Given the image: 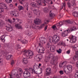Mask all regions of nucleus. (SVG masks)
Segmentation results:
<instances>
[{
    "label": "nucleus",
    "mask_w": 78,
    "mask_h": 78,
    "mask_svg": "<svg viewBox=\"0 0 78 78\" xmlns=\"http://www.w3.org/2000/svg\"><path fill=\"white\" fill-rule=\"evenodd\" d=\"M49 39L50 42H52L55 44H56L58 43V42L60 41V38L59 37L56 35H55L53 36V37L51 36H50L49 37Z\"/></svg>",
    "instance_id": "obj_1"
},
{
    "label": "nucleus",
    "mask_w": 78,
    "mask_h": 78,
    "mask_svg": "<svg viewBox=\"0 0 78 78\" xmlns=\"http://www.w3.org/2000/svg\"><path fill=\"white\" fill-rule=\"evenodd\" d=\"M23 55H25L27 59H31L33 58L34 53L31 51H28L25 50L23 51Z\"/></svg>",
    "instance_id": "obj_2"
},
{
    "label": "nucleus",
    "mask_w": 78,
    "mask_h": 78,
    "mask_svg": "<svg viewBox=\"0 0 78 78\" xmlns=\"http://www.w3.org/2000/svg\"><path fill=\"white\" fill-rule=\"evenodd\" d=\"M25 70L26 71L24 72L23 74V75H27L28 77L31 76V73H30V72L33 74L34 73H36L35 72V70L34 69L31 68H26L25 69ZM29 70L30 72L28 71Z\"/></svg>",
    "instance_id": "obj_3"
},
{
    "label": "nucleus",
    "mask_w": 78,
    "mask_h": 78,
    "mask_svg": "<svg viewBox=\"0 0 78 78\" xmlns=\"http://www.w3.org/2000/svg\"><path fill=\"white\" fill-rule=\"evenodd\" d=\"M76 30V27H73L66 30H65L64 32L62 33V36L63 37L67 36H68V33H71L72 31H75Z\"/></svg>",
    "instance_id": "obj_4"
},
{
    "label": "nucleus",
    "mask_w": 78,
    "mask_h": 78,
    "mask_svg": "<svg viewBox=\"0 0 78 78\" xmlns=\"http://www.w3.org/2000/svg\"><path fill=\"white\" fill-rule=\"evenodd\" d=\"M69 38L70 39L69 42L71 43H74L76 42V37L75 36L71 35H70Z\"/></svg>",
    "instance_id": "obj_5"
},
{
    "label": "nucleus",
    "mask_w": 78,
    "mask_h": 78,
    "mask_svg": "<svg viewBox=\"0 0 78 78\" xmlns=\"http://www.w3.org/2000/svg\"><path fill=\"white\" fill-rule=\"evenodd\" d=\"M64 23H71V21L69 20H67L63 22L61 21L58 23L57 24V26L58 27H61L62 25H64Z\"/></svg>",
    "instance_id": "obj_6"
},
{
    "label": "nucleus",
    "mask_w": 78,
    "mask_h": 78,
    "mask_svg": "<svg viewBox=\"0 0 78 78\" xmlns=\"http://www.w3.org/2000/svg\"><path fill=\"white\" fill-rule=\"evenodd\" d=\"M42 57H43V55L41 54L37 55L36 56L34 57V58L35 60H36L38 62L41 61L42 59Z\"/></svg>",
    "instance_id": "obj_7"
},
{
    "label": "nucleus",
    "mask_w": 78,
    "mask_h": 78,
    "mask_svg": "<svg viewBox=\"0 0 78 78\" xmlns=\"http://www.w3.org/2000/svg\"><path fill=\"white\" fill-rule=\"evenodd\" d=\"M58 57L55 56L53 58V59L51 60V63L52 64V65H55V64H58L57 61H58Z\"/></svg>",
    "instance_id": "obj_8"
},
{
    "label": "nucleus",
    "mask_w": 78,
    "mask_h": 78,
    "mask_svg": "<svg viewBox=\"0 0 78 78\" xmlns=\"http://www.w3.org/2000/svg\"><path fill=\"white\" fill-rule=\"evenodd\" d=\"M51 72V70L50 68H48L45 69V75L46 76H49L50 75V73Z\"/></svg>",
    "instance_id": "obj_9"
},
{
    "label": "nucleus",
    "mask_w": 78,
    "mask_h": 78,
    "mask_svg": "<svg viewBox=\"0 0 78 78\" xmlns=\"http://www.w3.org/2000/svg\"><path fill=\"white\" fill-rule=\"evenodd\" d=\"M34 23L36 25H39V23H41V22H42V21H41V20L39 19H37V18L36 19V20H34Z\"/></svg>",
    "instance_id": "obj_10"
},
{
    "label": "nucleus",
    "mask_w": 78,
    "mask_h": 78,
    "mask_svg": "<svg viewBox=\"0 0 78 78\" xmlns=\"http://www.w3.org/2000/svg\"><path fill=\"white\" fill-rule=\"evenodd\" d=\"M56 47L55 46L52 45L50 46V50L51 52H55Z\"/></svg>",
    "instance_id": "obj_11"
},
{
    "label": "nucleus",
    "mask_w": 78,
    "mask_h": 78,
    "mask_svg": "<svg viewBox=\"0 0 78 78\" xmlns=\"http://www.w3.org/2000/svg\"><path fill=\"white\" fill-rule=\"evenodd\" d=\"M0 5L2 7V8H3L4 9H7L6 4H5V3L3 2H2L0 3Z\"/></svg>",
    "instance_id": "obj_12"
},
{
    "label": "nucleus",
    "mask_w": 78,
    "mask_h": 78,
    "mask_svg": "<svg viewBox=\"0 0 78 78\" xmlns=\"http://www.w3.org/2000/svg\"><path fill=\"white\" fill-rule=\"evenodd\" d=\"M46 38L45 37H43V38L41 37L40 39V41L42 44H45V41Z\"/></svg>",
    "instance_id": "obj_13"
},
{
    "label": "nucleus",
    "mask_w": 78,
    "mask_h": 78,
    "mask_svg": "<svg viewBox=\"0 0 78 78\" xmlns=\"http://www.w3.org/2000/svg\"><path fill=\"white\" fill-rule=\"evenodd\" d=\"M13 56L12 55H9L6 56V59L11 60V59L12 58Z\"/></svg>",
    "instance_id": "obj_14"
},
{
    "label": "nucleus",
    "mask_w": 78,
    "mask_h": 78,
    "mask_svg": "<svg viewBox=\"0 0 78 78\" xmlns=\"http://www.w3.org/2000/svg\"><path fill=\"white\" fill-rule=\"evenodd\" d=\"M39 66L36 64V63H34V66H33V69L34 70V69H35L36 70V69H39Z\"/></svg>",
    "instance_id": "obj_15"
},
{
    "label": "nucleus",
    "mask_w": 78,
    "mask_h": 78,
    "mask_svg": "<svg viewBox=\"0 0 78 78\" xmlns=\"http://www.w3.org/2000/svg\"><path fill=\"white\" fill-rule=\"evenodd\" d=\"M5 37L6 36H5V35H3L1 37V40L2 42H5Z\"/></svg>",
    "instance_id": "obj_16"
},
{
    "label": "nucleus",
    "mask_w": 78,
    "mask_h": 78,
    "mask_svg": "<svg viewBox=\"0 0 78 78\" xmlns=\"http://www.w3.org/2000/svg\"><path fill=\"white\" fill-rule=\"evenodd\" d=\"M23 64H27L28 63V60L27 58H24L23 59Z\"/></svg>",
    "instance_id": "obj_17"
},
{
    "label": "nucleus",
    "mask_w": 78,
    "mask_h": 78,
    "mask_svg": "<svg viewBox=\"0 0 78 78\" xmlns=\"http://www.w3.org/2000/svg\"><path fill=\"white\" fill-rule=\"evenodd\" d=\"M10 27H8L6 28V30L7 31H11L12 30V28L11 27V26L10 25H9Z\"/></svg>",
    "instance_id": "obj_18"
},
{
    "label": "nucleus",
    "mask_w": 78,
    "mask_h": 78,
    "mask_svg": "<svg viewBox=\"0 0 78 78\" xmlns=\"http://www.w3.org/2000/svg\"><path fill=\"white\" fill-rule=\"evenodd\" d=\"M49 11V9L47 7H45L43 8V12L46 13H47Z\"/></svg>",
    "instance_id": "obj_19"
},
{
    "label": "nucleus",
    "mask_w": 78,
    "mask_h": 78,
    "mask_svg": "<svg viewBox=\"0 0 78 78\" xmlns=\"http://www.w3.org/2000/svg\"><path fill=\"white\" fill-rule=\"evenodd\" d=\"M18 8L19 11H20L21 10H23V9H24V8H23V6L20 5H19L18 6Z\"/></svg>",
    "instance_id": "obj_20"
},
{
    "label": "nucleus",
    "mask_w": 78,
    "mask_h": 78,
    "mask_svg": "<svg viewBox=\"0 0 78 78\" xmlns=\"http://www.w3.org/2000/svg\"><path fill=\"white\" fill-rule=\"evenodd\" d=\"M73 15L76 17H78V13L77 12H74L73 13Z\"/></svg>",
    "instance_id": "obj_21"
},
{
    "label": "nucleus",
    "mask_w": 78,
    "mask_h": 78,
    "mask_svg": "<svg viewBox=\"0 0 78 78\" xmlns=\"http://www.w3.org/2000/svg\"><path fill=\"white\" fill-rule=\"evenodd\" d=\"M34 13V14L37 15V13L39 12V10L37 9H35L33 11Z\"/></svg>",
    "instance_id": "obj_22"
},
{
    "label": "nucleus",
    "mask_w": 78,
    "mask_h": 78,
    "mask_svg": "<svg viewBox=\"0 0 78 78\" xmlns=\"http://www.w3.org/2000/svg\"><path fill=\"white\" fill-rule=\"evenodd\" d=\"M21 43H22L23 44H25L28 43V41L26 40H24L21 41Z\"/></svg>",
    "instance_id": "obj_23"
},
{
    "label": "nucleus",
    "mask_w": 78,
    "mask_h": 78,
    "mask_svg": "<svg viewBox=\"0 0 78 78\" xmlns=\"http://www.w3.org/2000/svg\"><path fill=\"white\" fill-rule=\"evenodd\" d=\"M67 68L69 70H72L73 67H72L71 65H68L67 66Z\"/></svg>",
    "instance_id": "obj_24"
},
{
    "label": "nucleus",
    "mask_w": 78,
    "mask_h": 78,
    "mask_svg": "<svg viewBox=\"0 0 78 78\" xmlns=\"http://www.w3.org/2000/svg\"><path fill=\"white\" fill-rule=\"evenodd\" d=\"M42 2H43L42 0H36L37 3L39 5H42L41 3H42Z\"/></svg>",
    "instance_id": "obj_25"
},
{
    "label": "nucleus",
    "mask_w": 78,
    "mask_h": 78,
    "mask_svg": "<svg viewBox=\"0 0 78 78\" xmlns=\"http://www.w3.org/2000/svg\"><path fill=\"white\" fill-rule=\"evenodd\" d=\"M71 6H75L76 4H75V1L74 0H73L71 2Z\"/></svg>",
    "instance_id": "obj_26"
},
{
    "label": "nucleus",
    "mask_w": 78,
    "mask_h": 78,
    "mask_svg": "<svg viewBox=\"0 0 78 78\" xmlns=\"http://www.w3.org/2000/svg\"><path fill=\"white\" fill-rule=\"evenodd\" d=\"M15 27L17 29H21L22 27L20 26L19 24H16L15 26Z\"/></svg>",
    "instance_id": "obj_27"
},
{
    "label": "nucleus",
    "mask_w": 78,
    "mask_h": 78,
    "mask_svg": "<svg viewBox=\"0 0 78 78\" xmlns=\"http://www.w3.org/2000/svg\"><path fill=\"white\" fill-rule=\"evenodd\" d=\"M31 6H32L33 7H37L36 5H37V4L35 2H32L31 4Z\"/></svg>",
    "instance_id": "obj_28"
},
{
    "label": "nucleus",
    "mask_w": 78,
    "mask_h": 78,
    "mask_svg": "<svg viewBox=\"0 0 78 78\" xmlns=\"http://www.w3.org/2000/svg\"><path fill=\"white\" fill-rule=\"evenodd\" d=\"M19 15V12L17 11H15V15L14 16H15V17H18Z\"/></svg>",
    "instance_id": "obj_29"
},
{
    "label": "nucleus",
    "mask_w": 78,
    "mask_h": 78,
    "mask_svg": "<svg viewBox=\"0 0 78 78\" xmlns=\"http://www.w3.org/2000/svg\"><path fill=\"white\" fill-rule=\"evenodd\" d=\"M56 51L58 54H60V53L62 52V50L61 48L58 49V50H57Z\"/></svg>",
    "instance_id": "obj_30"
},
{
    "label": "nucleus",
    "mask_w": 78,
    "mask_h": 78,
    "mask_svg": "<svg viewBox=\"0 0 78 78\" xmlns=\"http://www.w3.org/2000/svg\"><path fill=\"white\" fill-rule=\"evenodd\" d=\"M39 53H44V50L43 49H41V48H39Z\"/></svg>",
    "instance_id": "obj_31"
},
{
    "label": "nucleus",
    "mask_w": 78,
    "mask_h": 78,
    "mask_svg": "<svg viewBox=\"0 0 78 78\" xmlns=\"http://www.w3.org/2000/svg\"><path fill=\"white\" fill-rule=\"evenodd\" d=\"M75 78H78V71L75 73L74 75Z\"/></svg>",
    "instance_id": "obj_32"
},
{
    "label": "nucleus",
    "mask_w": 78,
    "mask_h": 78,
    "mask_svg": "<svg viewBox=\"0 0 78 78\" xmlns=\"http://www.w3.org/2000/svg\"><path fill=\"white\" fill-rule=\"evenodd\" d=\"M15 11H12L11 13L10 14L12 16H14L15 15Z\"/></svg>",
    "instance_id": "obj_33"
},
{
    "label": "nucleus",
    "mask_w": 78,
    "mask_h": 78,
    "mask_svg": "<svg viewBox=\"0 0 78 78\" xmlns=\"http://www.w3.org/2000/svg\"><path fill=\"white\" fill-rule=\"evenodd\" d=\"M4 24V21L2 20H0V28L2 27V25Z\"/></svg>",
    "instance_id": "obj_34"
},
{
    "label": "nucleus",
    "mask_w": 78,
    "mask_h": 78,
    "mask_svg": "<svg viewBox=\"0 0 78 78\" xmlns=\"http://www.w3.org/2000/svg\"><path fill=\"white\" fill-rule=\"evenodd\" d=\"M73 11L74 12H78V9L77 8L75 7L73 8Z\"/></svg>",
    "instance_id": "obj_35"
},
{
    "label": "nucleus",
    "mask_w": 78,
    "mask_h": 78,
    "mask_svg": "<svg viewBox=\"0 0 78 78\" xmlns=\"http://www.w3.org/2000/svg\"><path fill=\"white\" fill-rule=\"evenodd\" d=\"M19 1L20 4H21V5H23V2H25V0H19Z\"/></svg>",
    "instance_id": "obj_36"
},
{
    "label": "nucleus",
    "mask_w": 78,
    "mask_h": 78,
    "mask_svg": "<svg viewBox=\"0 0 78 78\" xmlns=\"http://www.w3.org/2000/svg\"><path fill=\"white\" fill-rule=\"evenodd\" d=\"M54 57H55L53 56V54H50L49 55V58H52L53 59V58H54Z\"/></svg>",
    "instance_id": "obj_37"
},
{
    "label": "nucleus",
    "mask_w": 78,
    "mask_h": 78,
    "mask_svg": "<svg viewBox=\"0 0 78 78\" xmlns=\"http://www.w3.org/2000/svg\"><path fill=\"white\" fill-rule=\"evenodd\" d=\"M0 64L1 66L3 65V58H0Z\"/></svg>",
    "instance_id": "obj_38"
},
{
    "label": "nucleus",
    "mask_w": 78,
    "mask_h": 78,
    "mask_svg": "<svg viewBox=\"0 0 78 78\" xmlns=\"http://www.w3.org/2000/svg\"><path fill=\"white\" fill-rule=\"evenodd\" d=\"M73 59L74 61H76L78 59V56L77 55H75L74 56Z\"/></svg>",
    "instance_id": "obj_39"
},
{
    "label": "nucleus",
    "mask_w": 78,
    "mask_h": 78,
    "mask_svg": "<svg viewBox=\"0 0 78 78\" xmlns=\"http://www.w3.org/2000/svg\"><path fill=\"white\" fill-rule=\"evenodd\" d=\"M64 62H63L62 63H60L59 64V67H60V68H61L63 67V65L64 64Z\"/></svg>",
    "instance_id": "obj_40"
},
{
    "label": "nucleus",
    "mask_w": 78,
    "mask_h": 78,
    "mask_svg": "<svg viewBox=\"0 0 78 78\" xmlns=\"http://www.w3.org/2000/svg\"><path fill=\"white\" fill-rule=\"evenodd\" d=\"M7 3H10L12 2V0H5Z\"/></svg>",
    "instance_id": "obj_41"
},
{
    "label": "nucleus",
    "mask_w": 78,
    "mask_h": 78,
    "mask_svg": "<svg viewBox=\"0 0 78 78\" xmlns=\"http://www.w3.org/2000/svg\"><path fill=\"white\" fill-rule=\"evenodd\" d=\"M50 16L51 17H53V16H55V14L53 13H51L50 14Z\"/></svg>",
    "instance_id": "obj_42"
},
{
    "label": "nucleus",
    "mask_w": 78,
    "mask_h": 78,
    "mask_svg": "<svg viewBox=\"0 0 78 78\" xmlns=\"http://www.w3.org/2000/svg\"><path fill=\"white\" fill-rule=\"evenodd\" d=\"M19 70L20 74H22V73H23V71H22V69H20Z\"/></svg>",
    "instance_id": "obj_43"
},
{
    "label": "nucleus",
    "mask_w": 78,
    "mask_h": 78,
    "mask_svg": "<svg viewBox=\"0 0 78 78\" xmlns=\"http://www.w3.org/2000/svg\"><path fill=\"white\" fill-rule=\"evenodd\" d=\"M45 23L42 24L40 26V28H44V27H45Z\"/></svg>",
    "instance_id": "obj_44"
},
{
    "label": "nucleus",
    "mask_w": 78,
    "mask_h": 78,
    "mask_svg": "<svg viewBox=\"0 0 78 78\" xmlns=\"http://www.w3.org/2000/svg\"><path fill=\"white\" fill-rule=\"evenodd\" d=\"M7 22H9L10 23H12V21L10 20L9 19H8L7 20Z\"/></svg>",
    "instance_id": "obj_45"
},
{
    "label": "nucleus",
    "mask_w": 78,
    "mask_h": 78,
    "mask_svg": "<svg viewBox=\"0 0 78 78\" xmlns=\"http://www.w3.org/2000/svg\"><path fill=\"white\" fill-rule=\"evenodd\" d=\"M4 11V9L3 8L0 7V12H3Z\"/></svg>",
    "instance_id": "obj_46"
},
{
    "label": "nucleus",
    "mask_w": 78,
    "mask_h": 78,
    "mask_svg": "<svg viewBox=\"0 0 78 78\" xmlns=\"http://www.w3.org/2000/svg\"><path fill=\"white\" fill-rule=\"evenodd\" d=\"M17 48L18 49H20L21 48V47H20V45L19 44L17 45Z\"/></svg>",
    "instance_id": "obj_47"
},
{
    "label": "nucleus",
    "mask_w": 78,
    "mask_h": 78,
    "mask_svg": "<svg viewBox=\"0 0 78 78\" xmlns=\"http://www.w3.org/2000/svg\"><path fill=\"white\" fill-rule=\"evenodd\" d=\"M11 65H14V60H11Z\"/></svg>",
    "instance_id": "obj_48"
},
{
    "label": "nucleus",
    "mask_w": 78,
    "mask_h": 78,
    "mask_svg": "<svg viewBox=\"0 0 78 78\" xmlns=\"http://www.w3.org/2000/svg\"><path fill=\"white\" fill-rule=\"evenodd\" d=\"M62 9L64 7V8H66V4L65 3V2H64V3H62Z\"/></svg>",
    "instance_id": "obj_49"
},
{
    "label": "nucleus",
    "mask_w": 78,
    "mask_h": 78,
    "mask_svg": "<svg viewBox=\"0 0 78 78\" xmlns=\"http://www.w3.org/2000/svg\"><path fill=\"white\" fill-rule=\"evenodd\" d=\"M46 3H47V2H46V1H45L44 0L43 2V4L44 5V6H46L47 5V4Z\"/></svg>",
    "instance_id": "obj_50"
},
{
    "label": "nucleus",
    "mask_w": 78,
    "mask_h": 78,
    "mask_svg": "<svg viewBox=\"0 0 78 78\" xmlns=\"http://www.w3.org/2000/svg\"><path fill=\"white\" fill-rule=\"evenodd\" d=\"M47 47H48V48H49L50 47H50H51V46H50L49 44L48 43L47 44Z\"/></svg>",
    "instance_id": "obj_51"
},
{
    "label": "nucleus",
    "mask_w": 78,
    "mask_h": 78,
    "mask_svg": "<svg viewBox=\"0 0 78 78\" xmlns=\"http://www.w3.org/2000/svg\"><path fill=\"white\" fill-rule=\"evenodd\" d=\"M59 73L61 75H62L64 74V72L63 71L61 70L59 72Z\"/></svg>",
    "instance_id": "obj_52"
},
{
    "label": "nucleus",
    "mask_w": 78,
    "mask_h": 78,
    "mask_svg": "<svg viewBox=\"0 0 78 78\" xmlns=\"http://www.w3.org/2000/svg\"><path fill=\"white\" fill-rule=\"evenodd\" d=\"M52 28L53 30H55V29L56 28V26L55 25H54L53 26H52Z\"/></svg>",
    "instance_id": "obj_53"
},
{
    "label": "nucleus",
    "mask_w": 78,
    "mask_h": 78,
    "mask_svg": "<svg viewBox=\"0 0 78 78\" xmlns=\"http://www.w3.org/2000/svg\"><path fill=\"white\" fill-rule=\"evenodd\" d=\"M63 71L65 73H67V70H66V68H63Z\"/></svg>",
    "instance_id": "obj_54"
},
{
    "label": "nucleus",
    "mask_w": 78,
    "mask_h": 78,
    "mask_svg": "<svg viewBox=\"0 0 78 78\" xmlns=\"http://www.w3.org/2000/svg\"><path fill=\"white\" fill-rule=\"evenodd\" d=\"M18 22H19V23H22V20H18Z\"/></svg>",
    "instance_id": "obj_55"
},
{
    "label": "nucleus",
    "mask_w": 78,
    "mask_h": 78,
    "mask_svg": "<svg viewBox=\"0 0 78 78\" xmlns=\"http://www.w3.org/2000/svg\"><path fill=\"white\" fill-rule=\"evenodd\" d=\"M26 7L27 11H28V5H26Z\"/></svg>",
    "instance_id": "obj_56"
},
{
    "label": "nucleus",
    "mask_w": 78,
    "mask_h": 78,
    "mask_svg": "<svg viewBox=\"0 0 78 78\" xmlns=\"http://www.w3.org/2000/svg\"><path fill=\"white\" fill-rule=\"evenodd\" d=\"M74 47L75 48V50H76V48H77V45L76 44H75L74 45Z\"/></svg>",
    "instance_id": "obj_57"
},
{
    "label": "nucleus",
    "mask_w": 78,
    "mask_h": 78,
    "mask_svg": "<svg viewBox=\"0 0 78 78\" xmlns=\"http://www.w3.org/2000/svg\"><path fill=\"white\" fill-rule=\"evenodd\" d=\"M70 50H69L66 52V53L67 54H70Z\"/></svg>",
    "instance_id": "obj_58"
},
{
    "label": "nucleus",
    "mask_w": 78,
    "mask_h": 78,
    "mask_svg": "<svg viewBox=\"0 0 78 78\" xmlns=\"http://www.w3.org/2000/svg\"><path fill=\"white\" fill-rule=\"evenodd\" d=\"M67 4H68V7L69 8H70V3L69 2H68Z\"/></svg>",
    "instance_id": "obj_59"
},
{
    "label": "nucleus",
    "mask_w": 78,
    "mask_h": 78,
    "mask_svg": "<svg viewBox=\"0 0 78 78\" xmlns=\"http://www.w3.org/2000/svg\"><path fill=\"white\" fill-rule=\"evenodd\" d=\"M47 29V26H45V27L44 28V31H46V30Z\"/></svg>",
    "instance_id": "obj_60"
},
{
    "label": "nucleus",
    "mask_w": 78,
    "mask_h": 78,
    "mask_svg": "<svg viewBox=\"0 0 78 78\" xmlns=\"http://www.w3.org/2000/svg\"><path fill=\"white\" fill-rule=\"evenodd\" d=\"M76 55H77V56H78V51H76Z\"/></svg>",
    "instance_id": "obj_61"
},
{
    "label": "nucleus",
    "mask_w": 78,
    "mask_h": 78,
    "mask_svg": "<svg viewBox=\"0 0 78 78\" xmlns=\"http://www.w3.org/2000/svg\"><path fill=\"white\" fill-rule=\"evenodd\" d=\"M62 44H63L62 42H59V45H62Z\"/></svg>",
    "instance_id": "obj_62"
},
{
    "label": "nucleus",
    "mask_w": 78,
    "mask_h": 78,
    "mask_svg": "<svg viewBox=\"0 0 78 78\" xmlns=\"http://www.w3.org/2000/svg\"><path fill=\"white\" fill-rule=\"evenodd\" d=\"M76 66L78 68V62H77L76 63Z\"/></svg>",
    "instance_id": "obj_63"
},
{
    "label": "nucleus",
    "mask_w": 78,
    "mask_h": 78,
    "mask_svg": "<svg viewBox=\"0 0 78 78\" xmlns=\"http://www.w3.org/2000/svg\"><path fill=\"white\" fill-rule=\"evenodd\" d=\"M53 3V2L52 1H51L50 2V4H51V5H52Z\"/></svg>",
    "instance_id": "obj_64"
}]
</instances>
